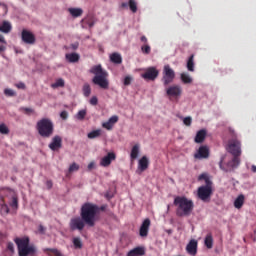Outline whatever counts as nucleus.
<instances>
[{
  "mask_svg": "<svg viewBox=\"0 0 256 256\" xmlns=\"http://www.w3.org/2000/svg\"><path fill=\"white\" fill-rule=\"evenodd\" d=\"M116 159V154L114 152H109L106 156L101 158L100 166L109 167L112 161Z\"/></svg>",
  "mask_w": 256,
  "mask_h": 256,
  "instance_id": "4468645a",
  "label": "nucleus"
},
{
  "mask_svg": "<svg viewBox=\"0 0 256 256\" xmlns=\"http://www.w3.org/2000/svg\"><path fill=\"white\" fill-rule=\"evenodd\" d=\"M245 201V197L243 194L238 195V197H236V200H234V207L236 209H241L243 204Z\"/></svg>",
  "mask_w": 256,
  "mask_h": 256,
  "instance_id": "a878e982",
  "label": "nucleus"
},
{
  "mask_svg": "<svg viewBox=\"0 0 256 256\" xmlns=\"http://www.w3.org/2000/svg\"><path fill=\"white\" fill-rule=\"evenodd\" d=\"M228 152L234 156L232 161L228 162V166L232 168H237L240 164V159L238 158L241 156V142L237 139L230 140L228 144Z\"/></svg>",
  "mask_w": 256,
  "mask_h": 256,
  "instance_id": "39448f33",
  "label": "nucleus"
},
{
  "mask_svg": "<svg viewBox=\"0 0 256 256\" xmlns=\"http://www.w3.org/2000/svg\"><path fill=\"white\" fill-rule=\"evenodd\" d=\"M118 115H113L109 118L108 121L102 123V127L108 131H111L116 123H118Z\"/></svg>",
  "mask_w": 256,
  "mask_h": 256,
  "instance_id": "2eb2a0df",
  "label": "nucleus"
},
{
  "mask_svg": "<svg viewBox=\"0 0 256 256\" xmlns=\"http://www.w3.org/2000/svg\"><path fill=\"white\" fill-rule=\"evenodd\" d=\"M110 60L114 64H121L122 63V57L121 54L115 52L110 55Z\"/></svg>",
  "mask_w": 256,
  "mask_h": 256,
  "instance_id": "cd10ccee",
  "label": "nucleus"
},
{
  "mask_svg": "<svg viewBox=\"0 0 256 256\" xmlns=\"http://www.w3.org/2000/svg\"><path fill=\"white\" fill-rule=\"evenodd\" d=\"M148 167H149V159L147 156H143L141 159H139L137 173L138 174L143 173L148 169Z\"/></svg>",
  "mask_w": 256,
  "mask_h": 256,
  "instance_id": "dca6fc26",
  "label": "nucleus"
},
{
  "mask_svg": "<svg viewBox=\"0 0 256 256\" xmlns=\"http://www.w3.org/2000/svg\"><path fill=\"white\" fill-rule=\"evenodd\" d=\"M80 169L79 164H77L76 162H73L70 167H69V173H74L77 172Z\"/></svg>",
  "mask_w": 256,
  "mask_h": 256,
  "instance_id": "4c0bfd02",
  "label": "nucleus"
},
{
  "mask_svg": "<svg viewBox=\"0 0 256 256\" xmlns=\"http://www.w3.org/2000/svg\"><path fill=\"white\" fill-rule=\"evenodd\" d=\"M73 244L76 249H81L83 244L80 238H73Z\"/></svg>",
  "mask_w": 256,
  "mask_h": 256,
  "instance_id": "58836bf2",
  "label": "nucleus"
},
{
  "mask_svg": "<svg viewBox=\"0 0 256 256\" xmlns=\"http://www.w3.org/2000/svg\"><path fill=\"white\" fill-rule=\"evenodd\" d=\"M129 7H130V10L132 11V13L137 12V3L135 0H129Z\"/></svg>",
  "mask_w": 256,
  "mask_h": 256,
  "instance_id": "ea45409f",
  "label": "nucleus"
},
{
  "mask_svg": "<svg viewBox=\"0 0 256 256\" xmlns=\"http://www.w3.org/2000/svg\"><path fill=\"white\" fill-rule=\"evenodd\" d=\"M150 225H151V220H149V218H146L144 220V222L141 224V228H140V236L141 237L148 236Z\"/></svg>",
  "mask_w": 256,
  "mask_h": 256,
  "instance_id": "a211bd4d",
  "label": "nucleus"
},
{
  "mask_svg": "<svg viewBox=\"0 0 256 256\" xmlns=\"http://www.w3.org/2000/svg\"><path fill=\"white\" fill-rule=\"evenodd\" d=\"M15 243L18 248L19 256H34L37 253L36 246H34V244H30L28 236L15 238Z\"/></svg>",
  "mask_w": 256,
  "mask_h": 256,
  "instance_id": "f03ea898",
  "label": "nucleus"
},
{
  "mask_svg": "<svg viewBox=\"0 0 256 256\" xmlns=\"http://www.w3.org/2000/svg\"><path fill=\"white\" fill-rule=\"evenodd\" d=\"M141 41L144 42V43H147V38H146V36H142V37H141Z\"/></svg>",
  "mask_w": 256,
  "mask_h": 256,
  "instance_id": "052dcab7",
  "label": "nucleus"
},
{
  "mask_svg": "<svg viewBox=\"0 0 256 256\" xmlns=\"http://www.w3.org/2000/svg\"><path fill=\"white\" fill-rule=\"evenodd\" d=\"M16 87L18 89L24 90L25 89V84L23 82H19V83L16 84Z\"/></svg>",
  "mask_w": 256,
  "mask_h": 256,
  "instance_id": "5fc2aeb1",
  "label": "nucleus"
},
{
  "mask_svg": "<svg viewBox=\"0 0 256 256\" xmlns=\"http://www.w3.org/2000/svg\"><path fill=\"white\" fill-rule=\"evenodd\" d=\"M39 232L43 234L45 232V228L43 226H39Z\"/></svg>",
  "mask_w": 256,
  "mask_h": 256,
  "instance_id": "bf43d9fd",
  "label": "nucleus"
},
{
  "mask_svg": "<svg viewBox=\"0 0 256 256\" xmlns=\"http://www.w3.org/2000/svg\"><path fill=\"white\" fill-rule=\"evenodd\" d=\"M197 249H198L197 240H190L189 244H187V246H186V250H187L188 254H190L192 256H196Z\"/></svg>",
  "mask_w": 256,
  "mask_h": 256,
  "instance_id": "6ab92c4d",
  "label": "nucleus"
},
{
  "mask_svg": "<svg viewBox=\"0 0 256 256\" xmlns=\"http://www.w3.org/2000/svg\"><path fill=\"white\" fill-rule=\"evenodd\" d=\"M106 198L111 199L112 195H110L109 193L106 194Z\"/></svg>",
  "mask_w": 256,
  "mask_h": 256,
  "instance_id": "69168bd1",
  "label": "nucleus"
},
{
  "mask_svg": "<svg viewBox=\"0 0 256 256\" xmlns=\"http://www.w3.org/2000/svg\"><path fill=\"white\" fill-rule=\"evenodd\" d=\"M61 119L67 120L68 118V112L66 110L62 111L60 114Z\"/></svg>",
  "mask_w": 256,
  "mask_h": 256,
  "instance_id": "603ef678",
  "label": "nucleus"
},
{
  "mask_svg": "<svg viewBox=\"0 0 256 256\" xmlns=\"http://www.w3.org/2000/svg\"><path fill=\"white\" fill-rule=\"evenodd\" d=\"M44 252L47 253L49 256H51V253L54 256H64L62 252H60V250H57V248H45Z\"/></svg>",
  "mask_w": 256,
  "mask_h": 256,
  "instance_id": "c85d7f7f",
  "label": "nucleus"
},
{
  "mask_svg": "<svg viewBox=\"0 0 256 256\" xmlns=\"http://www.w3.org/2000/svg\"><path fill=\"white\" fill-rule=\"evenodd\" d=\"M183 123H184L186 126L190 127L191 124H192V118H191L190 116L185 117V118L183 119Z\"/></svg>",
  "mask_w": 256,
  "mask_h": 256,
  "instance_id": "49530a36",
  "label": "nucleus"
},
{
  "mask_svg": "<svg viewBox=\"0 0 256 256\" xmlns=\"http://www.w3.org/2000/svg\"><path fill=\"white\" fill-rule=\"evenodd\" d=\"M78 47H79L78 42L71 44V49H72L73 51L77 50Z\"/></svg>",
  "mask_w": 256,
  "mask_h": 256,
  "instance_id": "6e6d98bb",
  "label": "nucleus"
},
{
  "mask_svg": "<svg viewBox=\"0 0 256 256\" xmlns=\"http://www.w3.org/2000/svg\"><path fill=\"white\" fill-rule=\"evenodd\" d=\"M121 7L122 8H128V3H126V2L122 3Z\"/></svg>",
  "mask_w": 256,
  "mask_h": 256,
  "instance_id": "e2e57ef3",
  "label": "nucleus"
},
{
  "mask_svg": "<svg viewBox=\"0 0 256 256\" xmlns=\"http://www.w3.org/2000/svg\"><path fill=\"white\" fill-rule=\"evenodd\" d=\"M159 76V71L155 67H149L141 77L146 81H154Z\"/></svg>",
  "mask_w": 256,
  "mask_h": 256,
  "instance_id": "1a4fd4ad",
  "label": "nucleus"
},
{
  "mask_svg": "<svg viewBox=\"0 0 256 256\" xmlns=\"http://www.w3.org/2000/svg\"><path fill=\"white\" fill-rule=\"evenodd\" d=\"M139 153H140V144H135L132 149H131V160L134 161L139 157Z\"/></svg>",
  "mask_w": 256,
  "mask_h": 256,
  "instance_id": "393cba45",
  "label": "nucleus"
},
{
  "mask_svg": "<svg viewBox=\"0 0 256 256\" xmlns=\"http://www.w3.org/2000/svg\"><path fill=\"white\" fill-rule=\"evenodd\" d=\"M167 96L170 98H179L182 95V88L180 85H171L166 89Z\"/></svg>",
  "mask_w": 256,
  "mask_h": 256,
  "instance_id": "9d476101",
  "label": "nucleus"
},
{
  "mask_svg": "<svg viewBox=\"0 0 256 256\" xmlns=\"http://www.w3.org/2000/svg\"><path fill=\"white\" fill-rule=\"evenodd\" d=\"M207 136V131L205 129H201L197 132L196 137H195V142L197 144H201L204 142Z\"/></svg>",
  "mask_w": 256,
  "mask_h": 256,
  "instance_id": "4be33fe9",
  "label": "nucleus"
},
{
  "mask_svg": "<svg viewBox=\"0 0 256 256\" xmlns=\"http://www.w3.org/2000/svg\"><path fill=\"white\" fill-rule=\"evenodd\" d=\"M62 147V138L59 135H56L52 138V142L49 144V148L52 151H56Z\"/></svg>",
  "mask_w": 256,
  "mask_h": 256,
  "instance_id": "f3484780",
  "label": "nucleus"
},
{
  "mask_svg": "<svg viewBox=\"0 0 256 256\" xmlns=\"http://www.w3.org/2000/svg\"><path fill=\"white\" fill-rule=\"evenodd\" d=\"M47 185H48L49 188L52 187V183L50 181L47 182Z\"/></svg>",
  "mask_w": 256,
  "mask_h": 256,
  "instance_id": "338daca9",
  "label": "nucleus"
},
{
  "mask_svg": "<svg viewBox=\"0 0 256 256\" xmlns=\"http://www.w3.org/2000/svg\"><path fill=\"white\" fill-rule=\"evenodd\" d=\"M199 181L205 180L206 185L210 184L213 185V182L211 181V179L208 177L207 173H202L199 175L198 177Z\"/></svg>",
  "mask_w": 256,
  "mask_h": 256,
  "instance_id": "473e14b6",
  "label": "nucleus"
},
{
  "mask_svg": "<svg viewBox=\"0 0 256 256\" xmlns=\"http://www.w3.org/2000/svg\"><path fill=\"white\" fill-rule=\"evenodd\" d=\"M187 69L190 72H194V55H191L187 62Z\"/></svg>",
  "mask_w": 256,
  "mask_h": 256,
  "instance_id": "f704fd0d",
  "label": "nucleus"
},
{
  "mask_svg": "<svg viewBox=\"0 0 256 256\" xmlns=\"http://www.w3.org/2000/svg\"><path fill=\"white\" fill-rule=\"evenodd\" d=\"M142 51H143V53H145V54H150L151 48H150L149 45H145V46H142Z\"/></svg>",
  "mask_w": 256,
  "mask_h": 256,
  "instance_id": "de8ad7c7",
  "label": "nucleus"
},
{
  "mask_svg": "<svg viewBox=\"0 0 256 256\" xmlns=\"http://www.w3.org/2000/svg\"><path fill=\"white\" fill-rule=\"evenodd\" d=\"M181 80L184 84H191L193 81V78L188 73H182Z\"/></svg>",
  "mask_w": 256,
  "mask_h": 256,
  "instance_id": "7c9ffc66",
  "label": "nucleus"
},
{
  "mask_svg": "<svg viewBox=\"0 0 256 256\" xmlns=\"http://www.w3.org/2000/svg\"><path fill=\"white\" fill-rule=\"evenodd\" d=\"M210 155V151L208 146L202 145L199 147L198 151L195 153L194 157L195 159L202 160V159H208Z\"/></svg>",
  "mask_w": 256,
  "mask_h": 256,
  "instance_id": "9b49d317",
  "label": "nucleus"
},
{
  "mask_svg": "<svg viewBox=\"0 0 256 256\" xmlns=\"http://www.w3.org/2000/svg\"><path fill=\"white\" fill-rule=\"evenodd\" d=\"M7 190H10V188H3L1 191H0V195L1 196H4V199H11L10 197V194Z\"/></svg>",
  "mask_w": 256,
  "mask_h": 256,
  "instance_id": "37998d69",
  "label": "nucleus"
},
{
  "mask_svg": "<svg viewBox=\"0 0 256 256\" xmlns=\"http://www.w3.org/2000/svg\"><path fill=\"white\" fill-rule=\"evenodd\" d=\"M20 110L27 116H31V115L35 114V110L30 107H22V108H20Z\"/></svg>",
  "mask_w": 256,
  "mask_h": 256,
  "instance_id": "72a5a7b5",
  "label": "nucleus"
},
{
  "mask_svg": "<svg viewBox=\"0 0 256 256\" xmlns=\"http://www.w3.org/2000/svg\"><path fill=\"white\" fill-rule=\"evenodd\" d=\"M132 77L131 76H126L124 79V85L129 86L131 84Z\"/></svg>",
  "mask_w": 256,
  "mask_h": 256,
  "instance_id": "09e8293b",
  "label": "nucleus"
},
{
  "mask_svg": "<svg viewBox=\"0 0 256 256\" xmlns=\"http://www.w3.org/2000/svg\"><path fill=\"white\" fill-rule=\"evenodd\" d=\"M86 116V110H80L77 114H76V118L78 120H83Z\"/></svg>",
  "mask_w": 256,
  "mask_h": 256,
  "instance_id": "c03bdc74",
  "label": "nucleus"
},
{
  "mask_svg": "<svg viewBox=\"0 0 256 256\" xmlns=\"http://www.w3.org/2000/svg\"><path fill=\"white\" fill-rule=\"evenodd\" d=\"M175 79V71L170 67V65H165L163 69V84L164 86H168L173 83Z\"/></svg>",
  "mask_w": 256,
  "mask_h": 256,
  "instance_id": "6e6552de",
  "label": "nucleus"
},
{
  "mask_svg": "<svg viewBox=\"0 0 256 256\" xmlns=\"http://www.w3.org/2000/svg\"><path fill=\"white\" fill-rule=\"evenodd\" d=\"M65 58L69 63H77L80 59V55L78 53H67Z\"/></svg>",
  "mask_w": 256,
  "mask_h": 256,
  "instance_id": "b1692460",
  "label": "nucleus"
},
{
  "mask_svg": "<svg viewBox=\"0 0 256 256\" xmlns=\"http://www.w3.org/2000/svg\"><path fill=\"white\" fill-rule=\"evenodd\" d=\"M84 220L83 218H72L70 220V228L71 230L75 231V230H79V231H82L85 227V224H84Z\"/></svg>",
  "mask_w": 256,
  "mask_h": 256,
  "instance_id": "f8f14e48",
  "label": "nucleus"
},
{
  "mask_svg": "<svg viewBox=\"0 0 256 256\" xmlns=\"http://www.w3.org/2000/svg\"><path fill=\"white\" fill-rule=\"evenodd\" d=\"M7 249L11 252L14 253V244H12V242H9L7 244Z\"/></svg>",
  "mask_w": 256,
  "mask_h": 256,
  "instance_id": "864d4df0",
  "label": "nucleus"
},
{
  "mask_svg": "<svg viewBox=\"0 0 256 256\" xmlns=\"http://www.w3.org/2000/svg\"><path fill=\"white\" fill-rule=\"evenodd\" d=\"M0 133L3 135H7L9 133V129L5 124H0Z\"/></svg>",
  "mask_w": 256,
  "mask_h": 256,
  "instance_id": "a18cd8bd",
  "label": "nucleus"
},
{
  "mask_svg": "<svg viewBox=\"0 0 256 256\" xmlns=\"http://www.w3.org/2000/svg\"><path fill=\"white\" fill-rule=\"evenodd\" d=\"M170 209V206H168V210Z\"/></svg>",
  "mask_w": 256,
  "mask_h": 256,
  "instance_id": "774afa93",
  "label": "nucleus"
},
{
  "mask_svg": "<svg viewBox=\"0 0 256 256\" xmlns=\"http://www.w3.org/2000/svg\"><path fill=\"white\" fill-rule=\"evenodd\" d=\"M12 30V25L8 21H3L2 24H0V32L3 34H9Z\"/></svg>",
  "mask_w": 256,
  "mask_h": 256,
  "instance_id": "5701e85b",
  "label": "nucleus"
},
{
  "mask_svg": "<svg viewBox=\"0 0 256 256\" xmlns=\"http://www.w3.org/2000/svg\"><path fill=\"white\" fill-rule=\"evenodd\" d=\"M174 204L178 207L177 214L180 217L190 216L194 209V202L185 196L176 197Z\"/></svg>",
  "mask_w": 256,
  "mask_h": 256,
  "instance_id": "7ed1b4c3",
  "label": "nucleus"
},
{
  "mask_svg": "<svg viewBox=\"0 0 256 256\" xmlns=\"http://www.w3.org/2000/svg\"><path fill=\"white\" fill-rule=\"evenodd\" d=\"M6 50V47L3 45H0V52H4Z\"/></svg>",
  "mask_w": 256,
  "mask_h": 256,
  "instance_id": "680f3d73",
  "label": "nucleus"
},
{
  "mask_svg": "<svg viewBox=\"0 0 256 256\" xmlns=\"http://www.w3.org/2000/svg\"><path fill=\"white\" fill-rule=\"evenodd\" d=\"M22 41L25 43V44H28V45H34L36 39H35V35L31 32V31H28V30H23L22 31Z\"/></svg>",
  "mask_w": 256,
  "mask_h": 256,
  "instance_id": "ddd939ff",
  "label": "nucleus"
},
{
  "mask_svg": "<svg viewBox=\"0 0 256 256\" xmlns=\"http://www.w3.org/2000/svg\"><path fill=\"white\" fill-rule=\"evenodd\" d=\"M95 167V163L94 162H90L88 165V169L92 170Z\"/></svg>",
  "mask_w": 256,
  "mask_h": 256,
  "instance_id": "13d9d810",
  "label": "nucleus"
},
{
  "mask_svg": "<svg viewBox=\"0 0 256 256\" xmlns=\"http://www.w3.org/2000/svg\"><path fill=\"white\" fill-rule=\"evenodd\" d=\"M145 253H146V250L144 246H137L136 248H133V250H130L127 256H144Z\"/></svg>",
  "mask_w": 256,
  "mask_h": 256,
  "instance_id": "aec40b11",
  "label": "nucleus"
},
{
  "mask_svg": "<svg viewBox=\"0 0 256 256\" xmlns=\"http://www.w3.org/2000/svg\"><path fill=\"white\" fill-rule=\"evenodd\" d=\"M65 82L63 79H58L55 83L52 84V88H59V87H64Z\"/></svg>",
  "mask_w": 256,
  "mask_h": 256,
  "instance_id": "79ce46f5",
  "label": "nucleus"
},
{
  "mask_svg": "<svg viewBox=\"0 0 256 256\" xmlns=\"http://www.w3.org/2000/svg\"><path fill=\"white\" fill-rule=\"evenodd\" d=\"M68 11L73 18H79L83 14V10L81 8H69Z\"/></svg>",
  "mask_w": 256,
  "mask_h": 256,
  "instance_id": "bb28decb",
  "label": "nucleus"
},
{
  "mask_svg": "<svg viewBox=\"0 0 256 256\" xmlns=\"http://www.w3.org/2000/svg\"><path fill=\"white\" fill-rule=\"evenodd\" d=\"M83 94L85 97H89L91 95V87L88 83H85L83 86Z\"/></svg>",
  "mask_w": 256,
  "mask_h": 256,
  "instance_id": "c9c22d12",
  "label": "nucleus"
},
{
  "mask_svg": "<svg viewBox=\"0 0 256 256\" xmlns=\"http://www.w3.org/2000/svg\"><path fill=\"white\" fill-rule=\"evenodd\" d=\"M39 135L43 138H50L53 135L54 125L49 118H42L36 124Z\"/></svg>",
  "mask_w": 256,
  "mask_h": 256,
  "instance_id": "423d86ee",
  "label": "nucleus"
},
{
  "mask_svg": "<svg viewBox=\"0 0 256 256\" xmlns=\"http://www.w3.org/2000/svg\"><path fill=\"white\" fill-rule=\"evenodd\" d=\"M205 245L208 249L213 248V236H212V234H207V236L205 238Z\"/></svg>",
  "mask_w": 256,
  "mask_h": 256,
  "instance_id": "2f4dec72",
  "label": "nucleus"
},
{
  "mask_svg": "<svg viewBox=\"0 0 256 256\" xmlns=\"http://www.w3.org/2000/svg\"><path fill=\"white\" fill-rule=\"evenodd\" d=\"M0 43H2V44H4V45L7 44L5 38H4L3 35H1V34H0Z\"/></svg>",
  "mask_w": 256,
  "mask_h": 256,
  "instance_id": "4d7b16f0",
  "label": "nucleus"
},
{
  "mask_svg": "<svg viewBox=\"0 0 256 256\" xmlns=\"http://www.w3.org/2000/svg\"><path fill=\"white\" fill-rule=\"evenodd\" d=\"M4 94L7 97H15L16 96V92L13 89H10V88L4 89Z\"/></svg>",
  "mask_w": 256,
  "mask_h": 256,
  "instance_id": "a19ab883",
  "label": "nucleus"
},
{
  "mask_svg": "<svg viewBox=\"0 0 256 256\" xmlns=\"http://www.w3.org/2000/svg\"><path fill=\"white\" fill-rule=\"evenodd\" d=\"M101 134H102V130L101 129H96V130H93V131L88 133V138L89 139H96V138L100 137Z\"/></svg>",
  "mask_w": 256,
  "mask_h": 256,
  "instance_id": "c756f323",
  "label": "nucleus"
},
{
  "mask_svg": "<svg viewBox=\"0 0 256 256\" xmlns=\"http://www.w3.org/2000/svg\"><path fill=\"white\" fill-rule=\"evenodd\" d=\"M90 104L92 106H96L98 104V98L96 96H93L91 99H90Z\"/></svg>",
  "mask_w": 256,
  "mask_h": 256,
  "instance_id": "8fccbe9b",
  "label": "nucleus"
},
{
  "mask_svg": "<svg viewBox=\"0 0 256 256\" xmlns=\"http://www.w3.org/2000/svg\"><path fill=\"white\" fill-rule=\"evenodd\" d=\"M252 172L256 173V165H252Z\"/></svg>",
  "mask_w": 256,
  "mask_h": 256,
  "instance_id": "0e129e2a",
  "label": "nucleus"
},
{
  "mask_svg": "<svg viewBox=\"0 0 256 256\" xmlns=\"http://www.w3.org/2000/svg\"><path fill=\"white\" fill-rule=\"evenodd\" d=\"M97 212L98 206L95 204L89 202L83 204L81 208V217L89 227H93L95 225Z\"/></svg>",
  "mask_w": 256,
  "mask_h": 256,
  "instance_id": "20e7f679",
  "label": "nucleus"
},
{
  "mask_svg": "<svg viewBox=\"0 0 256 256\" xmlns=\"http://www.w3.org/2000/svg\"><path fill=\"white\" fill-rule=\"evenodd\" d=\"M8 12V8L5 4L0 2V16L4 17Z\"/></svg>",
  "mask_w": 256,
  "mask_h": 256,
  "instance_id": "e433bc0d",
  "label": "nucleus"
},
{
  "mask_svg": "<svg viewBox=\"0 0 256 256\" xmlns=\"http://www.w3.org/2000/svg\"><path fill=\"white\" fill-rule=\"evenodd\" d=\"M9 194L11 199H9V204L12 208L16 209L18 206V202H17V197H16V193L13 189H7L6 190Z\"/></svg>",
  "mask_w": 256,
  "mask_h": 256,
  "instance_id": "412c9836",
  "label": "nucleus"
},
{
  "mask_svg": "<svg viewBox=\"0 0 256 256\" xmlns=\"http://www.w3.org/2000/svg\"><path fill=\"white\" fill-rule=\"evenodd\" d=\"M213 194V184L202 185L198 188V197L203 202H209Z\"/></svg>",
  "mask_w": 256,
  "mask_h": 256,
  "instance_id": "0eeeda50",
  "label": "nucleus"
},
{
  "mask_svg": "<svg viewBox=\"0 0 256 256\" xmlns=\"http://www.w3.org/2000/svg\"><path fill=\"white\" fill-rule=\"evenodd\" d=\"M90 73L95 75L93 78V83L99 86L103 90H108L109 88V80L108 73L102 69V66L95 65L90 69Z\"/></svg>",
  "mask_w": 256,
  "mask_h": 256,
  "instance_id": "f257e3e1",
  "label": "nucleus"
},
{
  "mask_svg": "<svg viewBox=\"0 0 256 256\" xmlns=\"http://www.w3.org/2000/svg\"><path fill=\"white\" fill-rule=\"evenodd\" d=\"M1 212L2 213H6V214H8L9 213V209H8V206H7V204H2V206H1Z\"/></svg>",
  "mask_w": 256,
  "mask_h": 256,
  "instance_id": "3c124183",
  "label": "nucleus"
}]
</instances>
